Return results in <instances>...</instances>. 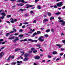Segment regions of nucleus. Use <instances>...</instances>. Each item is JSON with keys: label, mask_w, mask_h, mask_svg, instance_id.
Segmentation results:
<instances>
[{"label": "nucleus", "mask_w": 65, "mask_h": 65, "mask_svg": "<svg viewBox=\"0 0 65 65\" xmlns=\"http://www.w3.org/2000/svg\"><path fill=\"white\" fill-rule=\"evenodd\" d=\"M14 57V56L13 55H12V56H11V55H10L9 57Z\"/></svg>", "instance_id": "nucleus-44"}, {"label": "nucleus", "mask_w": 65, "mask_h": 65, "mask_svg": "<svg viewBox=\"0 0 65 65\" xmlns=\"http://www.w3.org/2000/svg\"><path fill=\"white\" fill-rule=\"evenodd\" d=\"M3 39H0V41H3Z\"/></svg>", "instance_id": "nucleus-58"}, {"label": "nucleus", "mask_w": 65, "mask_h": 65, "mask_svg": "<svg viewBox=\"0 0 65 65\" xmlns=\"http://www.w3.org/2000/svg\"><path fill=\"white\" fill-rule=\"evenodd\" d=\"M3 12H4V10H0V14L1 15H2V16L1 17V19H4V17L6 16V13Z\"/></svg>", "instance_id": "nucleus-1"}, {"label": "nucleus", "mask_w": 65, "mask_h": 65, "mask_svg": "<svg viewBox=\"0 0 65 65\" xmlns=\"http://www.w3.org/2000/svg\"><path fill=\"white\" fill-rule=\"evenodd\" d=\"M54 19V17H52L50 18V20H53Z\"/></svg>", "instance_id": "nucleus-28"}, {"label": "nucleus", "mask_w": 65, "mask_h": 65, "mask_svg": "<svg viewBox=\"0 0 65 65\" xmlns=\"http://www.w3.org/2000/svg\"><path fill=\"white\" fill-rule=\"evenodd\" d=\"M17 5L18 6H23V5H24V4L22 3L18 4Z\"/></svg>", "instance_id": "nucleus-9"}, {"label": "nucleus", "mask_w": 65, "mask_h": 65, "mask_svg": "<svg viewBox=\"0 0 65 65\" xmlns=\"http://www.w3.org/2000/svg\"><path fill=\"white\" fill-rule=\"evenodd\" d=\"M7 17L8 18H10V17H11V15H8L7 16Z\"/></svg>", "instance_id": "nucleus-27"}, {"label": "nucleus", "mask_w": 65, "mask_h": 65, "mask_svg": "<svg viewBox=\"0 0 65 65\" xmlns=\"http://www.w3.org/2000/svg\"><path fill=\"white\" fill-rule=\"evenodd\" d=\"M17 2H23V3H24V2H25V1H24V0H18L17 1Z\"/></svg>", "instance_id": "nucleus-10"}, {"label": "nucleus", "mask_w": 65, "mask_h": 65, "mask_svg": "<svg viewBox=\"0 0 65 65\" xmlns=\"http://www.w3.org/2000/svg\"><path fill=\"white\" fill-rule=\"evenodd\" d=\"M19 34L18 33H16V34H14V35H18Z\"/></svg>", "instance_id": "nucleus-54"}, {"label": "nucleus", "mask_w": 65, "mask_h": 65, "mask_svg": "<svg viewBox=\"0 0 65 65\" xmlns=\"http://www.w3.org/2000/svg\"><path fill=\"white\" fill-rule=\"evenodd\" d=\"M35 50V48L34 47H32L31 48V51H33L34 50Z\"/></svg>", "instance_id": "nucleus-23"}, {"label": "nucleus", "mask_w": 65, "mask_h": 65, "mask_svg": "<svg viewBox=\"0 0 65 65\" xmlns=\"http://www.w3.org/2000/svg\"><path fill=\"white\" fill-rule=\"evenodd\" d=\"M13 30L14 32H17V30L15 29H13Z\"/></svg>", "instance_id": "nucleus-33"}, {"label": "nucleus", "mask_w": 65, "mask_h": 65, "mask_svg": "<svg viewBox=\"0 0 65 65\" xmlns=\"http://www.w3.org/2000/svg\"><path fill=\"white\" fill-rule=\"evenodd\" d=\"M61 51H64V49L63 48H61Z\"/></svg>", "instance_id": "nucleus-62"}, {"label": "nucleus", "mask_w": 65, "mask_h": 65, "mask_svg": "<svg viewBox=\"0 0 65 65\" xmlns=\"http://www.w3.org/2000/svg\"><path fill=\"white\" fill-rule=\"evenodd\" d=\"M27 39H24L23 40V41H27Z\"/></svg>", "instance_id": "nucleus-50"}, {"label": "nucleus", "mask_w": 65, "mask_h": 65, "mask_svg": "<svg viewBox=\"0 0 65 65\" xmlns=\"http://www.w3.org/2000/svg\"><path fill=\"white\" fill-rule=\"evenodd\" d=\"M47 15H48V16H50V15H52V14H51V13L50 12H47Z\"/></svg>", "instance_id": "nucleus-19"}, {"label": "nucleus", "mask_w": 65, "mask_h": 65, "mask_svg": "<svg viewBox=\"0 0 65 65\" xmlns=\"http://www.w3.org/2000/svg\"><path fill=\"white\" fill-rule=\"evenodd\" d=\"M48 21V19H44L43 20V23H45L46 22H47V21Z\"/></svg>", "instance_id": "nucleus-8"}, {"label": "nucleus", "mask_w": 65, "mask_h": 65, "mask_svg": "<svg viewBox=\"0 0 65 65\" xmlns=\"http://www.w3.org/2000/svg\"><path fill=\"white\" fill-rule=\"evenodd\" d=\"M36 21L35 20H34V21H33V23H36Z\"/></svg>", "instance_id": "nucleus-41"}, {"label": "nucleus", "mask_w": 65, "mask_h": 65, "mask_svg": "<svg viewBox=\"0 0 65 65\" xmlns=\"http://www.w3.org/2000/svg\"><path fill=\"white\" fill-rule=\"evenodd\" d=\"M22 25H23L22 23H20V25H19V27H21Z\"/></svg>", "instance_id": "nucleus-45"}, {"label": "nucleus", "mask_w": 65, "mask_h": 65, "mask_svg": "<svg viewBox=\"0 0 65 65\" xmlns=\"http://www.w3.org/2000/svg\"><path fill=\"white\" fill-rule=\"evenodd\" d=\"M58 19H59V20H60L59 21V22L61 23V25H65V22L64 21V20H61V17H59L58 18Z\"/></svg>", "instance_id": "nucleus-2"}, {"label": "nucleus", "mask_w": 65, "mask_h": 65, "mask_svg": "<svg viewBox=\"0 0 65 65\" xmlns=\"http://www.w3.org/2000/svg\"><path fill=\"white\" fill-rule=\"evenodd\" d=\"M37 8L38 9H41V7H40V6H39L37 7Z\"/></svg>", "instance_id": "nucleus-30"}, {"label": "nucleus", "mask_w": 65, "mask_h": 65, "mask_svg": "<svg viewBox=\"0 0 65 65\" xmlns=\"http://www.w3.org/2000/svg\"><path fill=\"white\" fill-rule=\"evenodd\" d=\"M46 31L47 33H48V32H49L50 31V30L49 29H47V30H46Z\"/></svg>", "instance_id": "nucleus-20"}, {"label": "nucleus", "mask_w": 65, "mask_h": 65, "mask_svg": "<svg viewBox=\"0 0 65 65\" xmlns=\"http://www.w3.org/2000/svg\"><path fill=\"white\" fill-rule=\"evenodd\" d=\"M56 46H59V48H60V47H61V46H62V45H61L60 44H57Z\"/></svg>", "instance_id": "nucleus-15"}, {"label": "nucleus", "mask_w": 65, "mask_h": 65, "mask_svg": "<svg viewBox=\"0 0 65 65\" xmlns=\"http://www.w3.org/2000/svg\"><path fill=\"white\" fill-rule=\"evenodd\" d=\"M21 53L22 54L21 55V56H23V55H24V54H25V53L23 51L21 52Z\"/></svg>", "instance_id": "nucleus-16"}, {"label": "nucleus", "mask_w": 65, "mask_h": 65, "mask_svg": "<svg viewBox=\"0 0 65 65\" xmlns=\"http://www.w3.org/2000/svg\"><path fill=\"white\" fill-rule=\"evenodd\" d=\"M44 36L45 37H48V35L47 34H45L44 35Z\"/></svg>", "instance_id": "nucleus-22"}, {"label": "nucleus", "mask_w": 65, "mask_h": 65, "mask_svg": "<svg viewBox=\"0 0 65 65\" xmlns=\"http://www.w3.org/2000/svg\"><path fill=\"white\" fill-rule=\"evenodd\" d=\"M52 53L53 55H56L57 54V52L55 51H54Z\"/></svg>", "instance_id": "nucleus-14"}, {"label": "nucleus", "mask_w": 65, "mask_h": 65, "mask_svg": "<svg viewBox=\"0 0 65 65\" xmlns=\"http://www.w3.org/2000/svg\"><path fill=\"white\" fill-rule=\"evenodd\" d=\"M44 37L43 36H41L38 39V40H39V41H42L43 42L44 41V39H42L44 38Z\"/></svg>", "instance_id": "nucleus-3"}, {"label": "nucleus", "mask_w": 65, "mask_h": 65, "mask_svg": "<svg viewBox=\"0 0 65 65\" xmlns=\"http://www.w3.org/2000/svg\"><path fill=\"white\" fill-rule=\"evenodd\" d=\"M37 35V33L36 32H35L33 34V35L31 36V37H34L35 35Z\"/></svg>", "instance_id": "nucleus-18"}, {"label": "nucleus", "mask_w": 65, "mask_h": 65, "mask_svg": "<svg viewBox=\"0 0 65 65\" xmlns=\"http://www.w3.org/2000/svg\"><path fill=\"white\" fill-rule=\"evenodd\" d=\"M13 32H14V31H10V32L9 33H13Z\"/></svg>", "instance_id": "nucleus-53"}, {"label": "nucleus", "mask_w": 65, "mask_h": 65, "mask_svg": "<svg viewBox=\"0 0 65 65\" xmlns=\"http://www.w3.org/2000/svg\"><path fill=\"white\" fill-rule=\"evenodd\" d=\"M28 59H29V58H28L25 57V58L24 59V61H27Z\"/></svg>", "instance_id": "nucleus-13"}, {"label": "nucleus", "mask_w": 65, "mask_h": 65, "mask_svg": "<svg viewBox=\"0 0 65 65\" xmlns=\"http://www.w3.org/2000/svg\"><path fill=\"white\" fill-rule=\"evenodd\" d=\"M32 51L31 50L29 51H28V52L29 53H32Z\"/></svg>", "instance_id": "nucleus-37"}, {"label": "nucleus", "mask_w": 65, "mask_h": 65, "mask_svg": "<svg viewBox=\"0 0 65 65\" xmlns=\"http://www.w3.org/2000/svg\"><path fill=\"white\" fill-rule=\"evenodd\" d=\"M17 63L18 64H19V63H20V62L18 61H17Z\"/></svg>", "instance_id": "nucleus-48"}, {"label": "nucleus", "mask_w": 65, "mask_h": 65, "mask_svg": "<svg viewBox=\"0 0 65 65\" xmlns=\"http://www.w3.org/2000/svg\"><path fill=\"white\" fill-rule=\"evenodd\" d=\"M5 47V46H3V47H2L1 49H1V50H3V49H4V48Z\"/></svg>", "instance_id": "nucleus-40"}, {"label": "nucleus", "mask_w": 65, "mask_h": 65, "mask_svg": "<svg viewBox=\"0 0 65 65\" xmlns=\"http://www.w3.org/2000/svg\"><path fill=\"white\" fill-rule=\"evenodd\" d=\"M37 34H41V32H40V31H38L37 32Z\"/></svg>", "instance_id": "nucleus-25"}, {"label": "nucleus", "mask_w": 65, "mask_h": 65, "mask_svg": "<svg viewBox=\"0 0 65 65\" xmlns=\"http://www.w3.org/2000/svg\"><path fill=\"white\" fill-rule=\"evenodd\" d=\"M57 6H59V7H61V6L63 5V2H60L59 3H58L57 5Z\"/></svg>", "instance_id": "nucleus-4"}, {"label": "nucleus", "mask_w": 65, "mask_h": 65, "mask_svg": "<svg viewBox=\"0 0 65 65\" xmlns=\"http://www.w3.org/2000/svg\"><path fill=\"white\" fill-rule=\"evenodd\" d=\"M21 50H22V49L17 48L15 50V52H17V51H21Z\"/></svg>", "instance_id": "nucleus-12"}, {"label": "nucleus", "mask_w": 65, "mask_h": 65, "mask_svg": "<svg viewBox=\"0 0 65 65\" xmlns=\"http://www.w3.org/2000/svg\"><path fill=\"white\" fill-rule=\"evenodd\" d=\"M28 41H31V42H37V40H33L31 39H28Z\"/></svg>", "instance_id": "nucleus-5"}, {"label": "nucleus", "mask_w": 65, "mask_h": 65, "mask_svg": "<svg viewBox=\"0 0 65 65\" xmlns=\"http://www.w3.org/2000/svg\"><path fill=\"white\" fill-rule=\"evenodd\" d=\"M13 21L14 22H17V20L16 19H14L13 20Z\"/></svg>", "instance_id": "nucleus-34"}, {"label": "nucleus", "mask_w": 65, "mask_h": 65, "mask_svg": "<svg viewBox=\"0 0 65 65\" xmlns=\"http://www.w3.org/2000/svg\"><path fill=\"white\" fill-rule=\"evenodd\" d=\"M30 13H33V11H31L30 12Z\"/></svg>", "instance_id": "nucleus-51"}, {"label": "nucleus", "mask_w": 65, "mask_h": 65, "mask_svg": "<svg viewBox=\"0 0 65 65\" xmlns=\"http://www.w3.org/2000/svg\"><path fill=\"white\" fill-rule=\"evenodd\" d=\"M10 34V33H7L6 34V36H8V35Z\"/></svg>", "instance_id": "nucleus-35"}, {"label": "nucleus", "mask_w": 65, "mask_h": 65, "mask_svg": "<svg viewBox=\"0 0 65 65\" xmlns=\"http://www.w3.org/2000/svg\"><path fill=\"white\" fill-rule=\"evenodd\" d=\"M61 35H63V36H64V34L63 33H62L61 34Z\"/></svg>", "instance_id": "nucleus-63"}, {"label": "nucleus", "mask_w": 65, "mask_h": 65, "mask_svg": "<svg viewBox=\"0 0 65 65\" xmlns=\"http://www.w3.org/2000/svg\"><path fill=\"white\" fill-rule=\"evenodd\" d=\"M62 42L63 43H65V40H63L62 41Z\"/></svg>", "instance_id": "nucleus-55"}, {"label": "nucleus", "mask_w": 65, "mask_h": 65, "mask_svg": "<svg viewBox=\"0 0 65 65\" xmlns=\"http://www.w3.org/2000/svg\"><path fill=\"white\" fill-rule=\"evenodd\" d=\"M63 55V53H60V56H62Z\"/></svg>", "instance_id": "nucleus-49"}, {"label": "nucleus", "mask_w": 65, "mask_h": 65, "mask_svg": "<svg viewBox=\"0 0 65 65\" xmlns=\"http://www.w3.org/2000/svg\"><path fill=\"white\" fill-rule=\"evenodd\" d=\"M34 6V5H31L29 6V5L28 4H27V7H26V8L28 9L29 7H33V6Z\"/></svg>", "instance_id": "nucleus-7"}, {"label": "nucleus", "mask_w": 65, "mask_h": 65, "mask_svg": "<svg viewBox=\"0 0 65 65\" xmlns=\"http://www.w3.org/2000/svg\"><path fill=\"white\" fill-rule=\"evenodd\" d=\"M35 31V29H33L32 30V32H34V31Z\"/></svg>", "instance_id": "nucleus-64"}, {"label": "nucleus", "mask_w": 65, "mask_h": 65, "mask_svg": "<svg viewBox=\"0 0 65 65\" xmlns=\"http://www.w3.org/2000/svg\"><path fill=\"white\" fill-rule=\"evenodd\" d=\"M37 46H38L39 47L41 46L40 44H37L36 45Z\"/></svg>", "instance_id": "nucleus-38"}, {"label": "nucleus", "mask_w": 65, "mask_h": 65, "mask_svg": "<svg viewBox=\"0 0 65 65\" xmlns=\"http://www.w3.org/2000/svg\"><path fill=\"white\" fill-rule=\"evenodd\" d=\"M25 25H24L22 27L23 28H25Z\"/></svg>", "instance_id": "nucleus-56"}, {"label": "nucleus", "mask_w": 65, "mask_h": 65, "mask_svg": "<svg viewBox=\"0 0 65 65\" xmlns=\"http://www.w3.org/2000/svg\"><path fill=\"white\" fill-rule=\"evenodd\" d=\"M40 57H35V59L36 60H39L40 59Z\"/></svg>", "instance_id": "nucleus-21"}, {"label": "nucleus", "mask_w": 65, "mask_h": 65, "mask_svg": "<svg viewBox=\"0 0 65 65\" xmlns=\"http://www.w3.org/2000/svg\"><path fill=\"white\" fill-rule=\"evenodd\" d=\"M37 51L36 50H35L33 51V53H35L37 52Z\"/></svg>", "instance_id": "nucleus-36"}, {"label": "nucleus", "mask_w": 65, "mask_h": 65, "mask_svg": "<svg viewBox=\"0 0 65 65\" xmlns=\"http://www.w3.org/2000/svg\"><path fill=\"white\" fill-rule=\"evenodd\" d=\"M29 24V23L27 22H24L23 23L24 25H26L27 24Z\"/></svg>", "instance_id": "nucleus-26"}, {"label": "nucleus", "mask_w": 65, "mask_h": 65, "mask_svg": "<svg viewBox=\"0 0 65 65\" xmlns=\"http://www.w3.org/2000/svg\"><path fill=\"white\" fill-rule=\"evenodd\" d=\"M20 11H23V10L22 9H20Z\"/></svg>", "instance_id": "nucleus-57"}, {"label": "nucleus", "mask_w": 65, "mask_h": 65, "mask_svg": "<svg viewBox=\"0 0 65 65\" xmlns=\"http://www.w3.org/2000/svg\"><path fill=\"white\" fill-rule=\"evenodd\" d=\"M43 56V55L42 54H40V57H42V56Z\"/></svg>", "instance_id": "nucleus-60"}, {"label": "nucleus", "mask_w": 65, "mask_h": 65, "mask_svg": "<svg viewBox=\"0 0 65 65\" xmlns=\"http://www.w3.org/2000/svg\"><path fill=\"white\" fill-rule=\"evenodd\" d=\"M12 64H13V65H15L16 64V62H13L12 63Z\"/></svg>", "instance_id": "nucleus-32"}, {"label": "nucleus", "mask_w": 65, "mask_h": 65, "mask_svg": "<svg viewBox=\"0 0 65 65\" xmlns=\"http://www.w3.org/2000/svg\"><path fill=\"white\" fill-rule=\"evenodd\" d=\"M5 54V53L4 52H2L0 54V57H3Z\"/></svg>", "instance_id": "nucleus-6"}, {"label": "nucleus", "mask_w": 65, "mask_h": 65, "mask_svg": "<svg viewBox=\"0 0 65 65\" xmlns=\"http://www.w3.org/2000/svg\"><path fill=\"white\" fill-rule=\"evenodd\" d=\"M10 57H9V58L7 59V61H8L10 60Z\"/></svg>", "instance_id": "nucleus-47"}, {"label": "nucleus", "mask_w": 65, "mask_h": 65, "mask_svg": "<svg viewBox=\"0 0 65 65\" xmlns=\"http://www.w3.org/2000/svg\"><path fill=\"white\" fill-rule=\"evenodd\" d=\"M44 17H46V14H44Z\"/></svg>", "instance_id": "nucleus-61"}, {"label": "nucleus", "mask_w": 65, "mask_h": 65, "mask_svg": "<svg viewBox=\"0 0 65 65\" xmlns=\"http://www.w3.org/2000/svg\"><path fill=\"white\" fill-rule=\"evenodd\" d=\"M22 31H23V30H22V29H21L20 30H19V32H22Z\"/></svg>", "instance_id": "nucleus-31"}, {"label": "nucleus", "mask_w": 65, "mask_h": 65, "mask_svg": "<svg viewBox=\"0 0 65 65\" xmlns=\"http://www.w3.org/2000/svg\"><path fill=\"white\" fill-rule=\"evenodd\" d=\"M19 37H23V35H20L19 36Z\"/></svg>", "instance_id": "nucleus-24"}, {"label": "nucleus", "mask_w": 65, "mask_h": 65, "mask_svg": "<svg viewBox=\"0 0 65 65\" xmlns=\"http://www.w3.org/2000/svg\"><path fill=\"white\" fill-rule=\"evenodd\" d=\"M38 1H39V0H35V3H36V2H38Z\"/></svg>", "instance_id": "nucleus-46"}, {"label": "nucleus", "mask_w": 65, "mask_h": 65, "mask_svg": "<svg viewBox=\"0 0 65 65\" xmlns=\"http://www.w3.org/2000/svg\"><path fill=\"white\" fill-rule=\"evenodd\" d=\"M28 56H29V54L26 53L24 54V57H27Z\"/></svg>", "instance_id": "nucleus-11"}, {"label": "nucleus", "mask_w": 65, "mask_h": 65, "mask_svg": "<svg viewBox=\"0 0 65 65\" xmlns=\"http://www.w3.org/2000/svg\"><path fill=\"white\" fill-rule=\"evenodd\" d=\"M8 39H11V40L13 39H14V37H11L9 38Z\"/></svg>", "instance_id": "nucleus-17"}, {"label": "nucleus", "mask_w": 65, "mask_h": 65, "mask_svg": "<svg viewBox=\"0 0 65 65\" xmlns=\"http://www.w3.org/2000/svg\"><path fill=\"white\" fill-rule=\"evenodd\" d=\"M6 23H8V24H10V22H9V21H7L6 22Z\"/></svg>", "instance_id": "nucleus-59"}, {"label": "nucleus", "mask_w": 65, "mask_h": 65, "mask_svg": "<svg viewBox=\"0 0 65 65\" xmlns=\"http://www.w3.org/2000/svg\"><path fill=\"white\" fill-rule=\"evenodd\" d=\"M10 22H11V23H14L13 20H11Z\"/></svg>", "instance_id": "nucleus-42"}, {"label": "nucleus", "mask_w": 65, "mask_h": 65, "mask_svg": "<svg viewBox=\"0 0 65 65\" xmlns=\"http://www.w3.org/2000/svg\"><path fill=\"white\" fill-rule=\"evenodd\" d=\"M54 8H57V6L56 5H54Z\"/></svg>", "instance_id": "nucleus-39"}, {"label": "nucleus", "mask_w": 65, "mask_h": 65, "mask_svg": "<svg viewBox=\"0 0 65 65\" xmlns=\"http://www.w3.org/2000/svg\"><path fill=\"white\" fill-rule=\"evenodd\" d=\"M10 22H11V23H14L13 20H11Z\"/></svg>", "instance_id": "nucleus-43"}, {"label": "nucleus", "mask_w": 65, "mask_h": 65, "mask_svg": "<svg viewBox=\"0 0 65 65\" xmlns=\"http://www.w3.org/2000/svg\"><path fill=\"white\" fill-rule=\"evenodd\" d=\"M61 12H58L57 13H56V15H58L59 14H60V13Z\"/></svg>", "instance_id": "nucleus-29"}, {"label": "nucleus", "mask_w": 65, "mask_h": 65, "mask_svg": "<svg viewBox=\"0 0 65 65\" xmlns=\"http://www.w3.org/2000/svg\"><path fill=\"white\" fill-rule=\"evenodd\" d=\"M15 39V40H19V39L18 38L16 37Z\"/></svg>", "instance_id": "nucleus-52"}]
</instances>
